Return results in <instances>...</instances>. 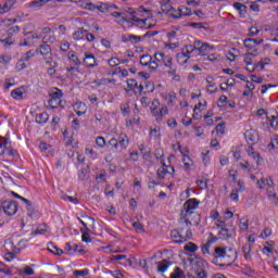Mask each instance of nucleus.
Listing matches in <instances>:
<instances>
[{
  "instance_id": "obj_1",
  "label": "nucleus",
  "mask_w": 278,
  "mask_h": 278,
  "mask_svg": "<svg viewBox=\"0 0 278 278\" xmlns=\"http://www.w3.org/2000/svg\"><path fill=\"white\" fill-rule=\"evenodd\" d=\"M212 257V264L220 268H228L238 260V252L231 248L215 247Z\"/></svg>"
},
{
  "instance_id": "obj_2",
  "label": "nucleus",
  "mask_w": 278,
  "mask_h": 278,
  "mask_svg": "<svg viewBox=\"0 0 278 278\" xmlns=\"http://www.w3.org/2000/svg\"><path fill=\"white\" fill-rule=\"evenodd\" d=\"M200 204L201 201L197 200V198L187 200L182 205L180 216H182V218H188V216H192V212H194L193 210H197Z\"/></svg>"
},
{
  "instance_id": "obj_3",
  "label": "nucleus",
  "mask_w": 278,
  "mask_h": 278,
  "mask_svg": "<svg viewBox=\"0 0 278 278\" xmlns=\"http://www.w3.org/2000/svg\"><path fill=\"white\" fill-rule=\"evenodd\" d=\"M170 237L174 239L176 244H184V242H188V240H192V229L188 228L186 231V236L180 235L179 230H172Z\"/></svg>"
},
{
  "instance_id": "obj_4",
  "label": "nucleus",
  "mask_w": 278,
  "mask_h": 278,
  "mask_svg": "<svg viewBox=\"0 0 278 278\" xmlns=\"http://www.w3.org/2000/svg\"><path fill=\"white\" fill-rule=\"evenodd\" d=\"M193 49L199 51L200 55H207V53H210V50L214 49V46H210V43L207 42L197 40L193 42Z\"/></svg>"
},
{
  "instance_id": "obj_5",
  "label": "nucleus",
  "mask_w": 278,
  "mask_h": 278,
  "mask_svg": "<svg viewBox=\"0 0 278 278\" xmlns=\"http://www.w3.org/2000/svg\"><path fill=\"white\" fill-rule=\"evenodd\" d=\"M244 136L248 144H251V147H253V144H257V142L260 141V135H257L256 130H247Z\"/></svg>"
},
{
  "instance_id": "obj_6",
  "label": "nucleus",
  "mask_w": 278,
  "mask_h": 278,
  "mask_svg": "<svg viewBox=\"0 0 278 278\" xmlns=\"http://www.w3.org/2000/svg\"><path fill=\"white\" fill-rule=\"evenodd\" d=\"M83 64L87 66V68H94V66H99V64L97 63V59L94 58V54L90 52L85 53Z\"/></svg>"
},
{
  "instance_id": "obj_7",
  "label": "nucleus",
  "mask_w": 278,
  "mask_h": 278,
  "mask_svg": "<svg viewBox=\"0 0 278 278\" xmlns=\"http://www.w3.org/2000/svg\"><path fill=\"white\" fill-rule=\"evenodd\" d=\"M218 236H220L222 240H230L236 236V227L228 228L227 226L219 230Z\"/></svg>"
},
{
  "instance_id": "obj_8",
  "label": "nucleus",
  "mask_w": 278,
  "mask_h": 278,
  "mask_svg": "<svg viewBox=\"0 0 278 278\" xmlns=\"http://www.w3.org/2000/svg\"><path fill=\"white\" fill-rule=\"evenodd\" d=\"M232 8L239 12L240 18H244L247 16V12H249V7L240 2H235Z\"/></svg>"
},
{
  "instance_id": "obj_9",
  "label": "nucleus",
  "mask_w": 278,
  "mask_h": 278,
  "mask_svg": "<svg viewBox=\"0 0 278 278\" xmlns=\"http://www.w3.org/2000/svg\"><path fill=\"white\" fill-rule=\"evenodd\" d=\"M51 99L49 100V105H53L55 101H60L61 97H64V93L62 92L61 89L54 88V91L50 93Z\"/></svg>"
},
{
  "instance_id": "obj_10",
  "label": "nucleus",
  "mask_w": 278,
  "mask_h": 278,
  "mask_svg": "<svg viewBox=\"0 0 278 278\" xmlns=\"http://www.w3.org/2000/svg\"><path fill=\"white\" fill-rule=\"evenodd\" d=\"M264 42V39H260L257 41V39H253V38H247L243 41V45L247 49H253V47H257L260 45H262Z\"/></svg>"
},
{
  "instance_id": "obj_11",
  "label": "nucleus",
  "mask_w": 278,
  "mask_h": 278,
  "mask_svg": "<svg viewBox=\"0 0 278 278\" xmlns=\"http://www.w3.org/2000/svg\"><path fill=\"white\" fill-rule=\"evenodd\" d=\"M15 3L16 0H7V2L3 5H0V14H5V12L12 10Z\"/></svg>"
},
{
  "instance_id": "obj_12",
  "label": "nucleus",
  "mask_w": 278,
  "mask_h": 278,
  "mask_svg": "<svg viewBox=\"0 0 278 278\" xmlns=\"http://www.w3.org/2000/svg\"><path fill=\"white\" fill-rule=\"evenodd\" d=\"M169 278H194V276L192 275H184V270H181V268L176 267L174 269V273L170 274Z\"/></svg>"
},
{
  "instance_id": "obj_13",
  "label": "nucleus",
  "mask_w": 278,
  "mask_h": 278,
  "mask_svg": "<svg viewBox=\"0 0 278 278\" xmlns=\"http://www.w3.org/2000/svg\"><path fill=\"white\" fill-rule=\"evenodd\" d=\"M181 14H184V16H192V9L184 7L179 9L178 15L172 14V18H181Z\"/></svg>"
},
{
  "instance_id": "obj_14",
  "label": "nucleus",
  "mask_w": 278,
  "mask_h": 278,
  "mask_svg": "<svg viewBox=\"0 0 278 278\" xmlns=\"http://www.w3.org/2000/svg\"><path fill=\"white\" fill-rule=\"evenodd\" d=\"M130 16H131L130 20H128L125 16H122V23H128L130 25V27H134V25H136V21H138L136 11H131Z\"/></svg>"
},
{
  "instance_id": "obj_15",
  "label": "nucleus",
  "mask_w": 278,
  "mask_h": 278,
  "mask_svg": "<svg viewBox=\"0 0 278 278\" xmlns=\"http://www.w3.org/2000/svg\"><path fill=\"white\" fill-rule=\"evenodd\" d=\"M86 34H88V30L84 29V27H79V28L73 34V38H74V40H84Z\"/></svg>"
},
{
  "instance_id": "obj_16",
  "label": "nucleus",
  "mask_w": 278,
  "mask_h": 278,
  "mask_svg": "<svg viewBox=\"0 0 278 278\" xmlns=\"http://www.w3.org/2000/svg\"><path fill=\"white\" fill-rule=\"evenodd\" d=\"M48 251L50 253H53V255H58L59 257H61V255H64V250L58 248L56 245H54L53 243H49L48 245Z\"/></svg>"
},
{
  "instance_id": "obj_17",
  "label": "nucleus",
  "mask_w": 278,
  "mask_h": 278,
  "mask_svg": "<svg viewBox=\"0 0 278 278\" xmlns=\"http://www.w3.org/2000/svg\"><path fill=\"white\" fill-rule=\"evenodd\" d=\"M157 270L159 273H166L168 270V266H170V262L168 260H163L162 262H157Z\"/></svg>"
},
{
  "instance_id": "obj_18",
  "label": "nucleus",
  "mask_w": 278,
  "mask_h": 278,
  "mask_svg": "<svg viewBox=\"0 0 278 278\" xmlns=\"http://www.w3.org/2000/svg\"><path fill=\"white\" fill-rule=\"evenodd\" d=\"M53 0H34L28 3V8H42L45 3H51Z\"/></svg>"
},
{
  "instance_id": "obj_19",
  "label": "nucleus",
  "mask_w": 278,
  "mask_h": 278,
  "mask_svg": "<svg viewBox=\"0 0 278 278\" xmlns=\"http://www.w3.org/2000/svg\"><path fill=\"white\" fill-rule=\"evenodd\" d=\"M36 51H37V53H40V55H49V54H51V46L41 45L38 47V49Z\"/></svg>"
},
{
  "instance_id": "obj_20",
  "label": "nucleus",
  "mask_w": 278,
  "mask_h": 278,
  "mask_svg": "<svg viewBox=\"0 0 278 278\" xmlns=\"http://www.w3.org/2000/svg\"><path fill=\"white\" fill-rule=\"evenodd\" d=\"M47 121H49V114H47V112L39 113L36 115V123H38L39 125H45Z\"/></svg>"
},
{
  "instance_id": "obj_21",
  "label": "nucleus",
  "mask_w": 278,
  "mask_h": 278,
  "mask_svg": "<svg viewBox=\"0 0 278 278\" xmlns=\"http://www.w3.org/2000/svg\"><path fill=\"white\" fill-rule=\"evenodd\" d=\"M206 25L207 23H199V22H190L187 24L188 27H192L193 29H208L210 27Z\"/></svg>"
},
{
  "instance_id": "obj_22",
  "label": "nucleus",
  "mask_w": 278,
  "mask_h": 278,
  "mask_svg": "<svg viewBox=\"0 0 278 278\" xmlns=\"http://www.w3.org/2000/svg\"><path fill=\"white\" fill-rule=\"evenodd\" d=\"M117 143L121 149H127V147H129V138H127V135H121Z\"/></svg>"
},
{
  "instance_id": "obj_23",
  "label": "nucleus",
  "mask_w": 278,
  "mask_h": 278,
  "mask_svg": "<svg viewBox=\"0 0 278 278\" xmlns=\"http://www.w3.org/2000/svg\"><path fill=\"white\" fill-rule=\"evenodd\" d=\"M67 58L68 60H71V62H74L75 66H81V61L79 60L75 51H70Z\"/></svg>"
},
{
  "instance_id": "obj_24",
  "label": "nucleus",
  "mask_w": 278,
  "mask_h": 278,
  "mask_svg": "<svg viewBox=\"0 0 278 278\" xmlns=\"http://www.w3.org/2000/svg\"><path fill=\"white\" fill-rule=\"evenodd\" d=\"M8 149V138L0 136V155H5Z\"/></svg>"
},
{
  "instance_id": "obj_25",
  "label": "nucleus",
  "mask_w": 278,
  "mask_h": 278,
  "mask_svg": "<svg viewBox=\"0 0 278 278\" xmlns=\"http://www.w3.org/2000/svg\"><path fill=\"white\" fill-rule=\"evenodd\" d=\"M195 257V264L199 267V270H204L205 266H207V262H205V260L197 254H194Z\"/></svg>"
},
{
  "instance_id": "obj_26",
  "label": "nucleus",
  "mask_w": 278,
  "mask_h": 278,
  "mask_svg": "<svg viewBox=\"0 0 278 278\" xmlns=\"http://www.w3.org/2000/svg\"><path fill=\"white\" fill-rule=\"evenodd\" d=\"M80 232L83 233L81 235L83 242H86L87 244H89V242H92V238H90L91 231L80 228Z\"/></svg>"
},
{
  "instance_id": "obj_27",
  "label": "nucleus",
  "mask_w": 278,
  "mask_h": 278,
  "mask_svg": "<svg viewBox=\"0 0 278 278\" xmlns=\"http://www.w3.org/2000/svg\"><path fill=\"white\" fill-rule=\"evenodd\" d=\"M184 249L189 253H197V251H199V245H197L194 242H189L184 247Z\"/></svg>"
},
{
  "instance_id": "obj_28",
  "label": "nucleus",
  "mask_w": 278,
  "mask_h": 278,
  "mask_svg": "<svg viewBox=\"0 0 278 278\" xmlns=\"http://www.w3.org/2000/svg\"><path fill=\"white\" fill-rule=\"evenodd\" d=\"M187 218H191V222L195 225V227H199L201 225V215L197 212H192L191 216H188Z\"/></svg>"
},
{
  "instance_id": "obj_29",
  "label": "nucleus",
  "mask_w": 278,
  "mask_h": 278,
  "mask_svg": "<svg viewBox=\"0 0 278 278\" xmlns=\"http://www.w3.org/2000/svg\"><path fill=\"white\" fill-rule=\"evenodd\" d=\"M11 97H13L17 101H21V99H23V88H16L12 90Z\"/></svg>"
},
{
  "instance_id": "obj_30",
  "label": "nucleus",
  "mask_w": 278,
  "mask_h": 278,
  "mask_svg": "<svg viewBox=\"0 0 278 278\" xmlns=\"http://www.w3.org/2000/svg\"><path fill=\"white\" fill-rule=\"evenodd\" d=\"M161 10L162 12H164V14H168V12H177L175 10V8H173V5H170V2H165L161 5Z\"/></svg>"
},
{
  "instance_id": "obj_31",
  "label": "nucleus",
  "mask_w": 278,
  "mask_h": 278,
  "mask_svg": "<svg viewBox=\"0 0 278 278\" xmlns=\"http://www.w3.org/2000/svg\"><path fill=\"white\" fill-rule=\"evenodd\" d=\"M173 172H168L165 167H161L157 169L156 175L159 179H164L165 175H173Z\"/></svg>"
},
{
  "instance_id": "obj_32",
  "label": "nucleus",
  "mask_w": 278,
  "mask_h": 278,
  "mask_svg": "<svg viewBox=\"0 0 278 278\" xmlns=\"http://www.w3.org/2000/svg\"><path fill=\"white\" fill-rule=\"evenodd\" d=\"M151 55L149 54H142L140 58V64L141 66H149V64H151Z\"/></svg>"
},
{
  "instance_id": "obj_33",
  "label": "nucleus",
  "mask_w": 278,
  "mask_h": 278,
  "mask_svg": "<svg viewBox=\"0 0 278 278\" xmlns=\"http://www.w3.org/2000/svg\"><path fill=\"white\" fill-rule=\"evenodd\" d=\"M96 10H99L102 14L110 12V4L100 2L99 5H96Z\"/></svg>"
},
{
  "instance_id": "obj_34",
  "label": "nucleus",
  "mask_w": 278,
  "mask_h": 278,
  "mask_svg": "<svg viewBox=\"0 0 278 278\" xmlns=\"http://www.w3.org/2000/svg\"><path fill=\"white\" fill-rule=\"evenodd\" d=\"M266 64H267V62L260 61L258 63H254V66H253L252 70L249 68V67H247V71H248L249 73H253V72L255 71V68H258V66H260L261 71H264Z\"/></svg>"
},
{
  "instance_id": "obj_35",
  "label": "nucleus",
  "mask_w": 278,
  "mask_h": 278,
  "mask_svg": "<svg viewBox=\"0 0 278 278\" xmlns=\"http://www.w3.org/2000/svg\"><path fill=\"white\" fill-rule=\"evenodd\" d=\"M185 49H187V51L182 53V58H187L188 60H190V54L194 51V46L187 45L185 46Z\"/></svg>"
},
{
  "instance_id": "obj_36",
  "label": "nucleus",
  "mask_w": 278,
  "mask_h": 278,
  "mask_svg": "<svg viewBox=\"0 0 278 278\" xmlns=\"http://www.w3.org/2000/svg\"><path fill=\"white\" fill-rule=\"evenodd\" d=\"M212 247V243L206 241V243L202 244L201 245V252H202V255H210V249Z\"/></svg>"
},
{
  "instance_id": "obj_37",
  "label": "nucleus",
  "mask_w": 278,
  "mask_h": 278,
  "mask_svg": "<svg viewBox=\"0 0 278 278\" xmlns=\"http://www.w3.org/2000/svg\"><path fill=\"white\" fill-rule=\"evenodd\" d=\"M7 31H8L9 38H12V36H14V34H18L21 31V27L20 26H12Z\"/></svg>"
},
{
  "instance_id": "obj_38",
  "label": "nucleus",
  "mask_w": 278,
  "mask_h": 278,
  "mask_svg": "<svg viewBox=\"0 0 278 278\" xmlns=\"http://www.w3.org/2000/svg\"><path fill=\"white\" fill-rule=\"evenodd\" d=\"M121 112L123 116H129V113L131 112V110L129 109V104H121Z\"/></svg>"
},
{
  "instance_id": "obj_39",
  "label": "nucleus",
  "mask_w": 278,
  "mask_h": 278,
  "mask_svg": "<svg viewBox=\"0 0 278 278\" xmlns=\"http://www.w3.org/2000/svg\"><path fill=\"white\" fill-rule=\"evenodd\" d=\"M109 147H111V151H116L118 149V139L112 138L109 141Z\"/></svg>"
},
{
  "instance_id": "obj_40",
  "label": "nucleus",
  "mask_w": 278,
  "mask_h": 278,
  "mask_svg": "<svg viewBox=\"0 0 278 278\" xmlns=\"http://www.w3.org/2000/svg\"><path fill=\"white\" fill-rule=\"evenodd\" d=\"M132 227L138 233H144V227L142 226V224H140V222H135L132 224Z\"/></svg>"
},
{
  "instance_id": "obj_41",
  "label": "nucleus",
  "mask_w": 278,
  "mask_h": 278,
  "mask_svg": "<svg viewBox=\"0 0 278 278\" xmlns=\"http://www.w3.org/2000/svg\"><path fill=\"white\" fill-rule=\"evenodd\" d=\"M194 278H207V273L205 271V269H197L194 271Z\"/></svg>"
},
{
  "instance_id": "obj_42",
  "label": "nucleus",
  "mask_w": 278,
  "mask_h": 278,
  "mask_svg": "<svg viewBox=\"0 0 278 278\" xmlns=\"http://www.w3.org/2000/svg\"><path fill=\"white\" fill-rule=\"evenodd\" d=\"M127 86L129 90H134V88H138V81L134 78L127 80Z\"/></svg>"
},
{
  "instance_id": "obj_43",
  "label": "nucleus",
  "mask_w": 278,
  "mask_h": 278,
  "mask_svg": "<svg viewBox=\"0 0 278 278\" xmlns=\"http://www.w3.org/2000/svg\"><path fill=\"white\" fill-rule=\"evenodd\" d=\"M84 10H88L89 12H94V10H97V5L92 2H87L84 5Z\"/></svg>"
},
{
  "instance_id": "obj_44",
  "label": "nucleus",
  "mask_w": 278,
  "mask_h": 278,
  "mask_svg": "<svg viewBox=\"0 0 278 278\" xmlns=\"http://www.w3.org/2000/svg\"><path fill=\"white\" fill-rule=\"evenodd\" d=\"M248 153L249 155H253L254 160H260V153L255 152V150L252 148V146H250L248 148Z\"/></svg>"
},
{
  "instance_id": "obj_45",
  "label": "nucleus",
  "mask_w": 278,
  "mask_h": 278,
  "mask_svg": "<svg viewBox=\"0 0 278 278\" xmlns=\"http://www.w3.org/2000/svg\"><path fill=\"white\" fill-rule=\"evenodd\" d=\"M217 225H216V227H217V229H225L226 227H231V225H233L232 223H230V224H226L224 220H220V219H218L217 220Z\"/></svg>"
},
{
  "instance_id": "obj_46",
  "label": "nucleus",
  "mask_w": 278,
  "mask_h": 278,
  "mask_svg": "<svg viewBox=\"0 0 278 278\" xmlns=\"http://www.w3.org/2000/svg\"><path fill=\"white\" fill-rule=\"evenodd\" d=\"M89 270L83 269V270H74L75 277H86L88 276Z\"/></svg>"
},
{
  "instance_id": "obj_47",
  "label": "nucleus",
  "mask_w": 278,
  "mask_h": 278,
  "mask_svg": "<svg viewBox=\"0 0 278 278\" xmlns=\"http://www.w3.org/2000/svg\"><path fill=\"white\" fill-rule=\"evenodd\" d=\"M164 114H168V108L163 106L159 112V117H156V121H162L164 117Z\"/></svg>"
},
{
  "instance_id": "obj_48",
  "label": "nucleus",
  "mask_w": 278,
  "mask_h": 278,
  "mask_svg": "<svg viewBox=\"0 0 278 278\" xmlns=\"http://www.w3.org/2000/svg\"><path fill=\"white\" fill-rule=\"evenodd\" d=\"M250 253H251V244L243 245V255L245 260H249Z\"/></svg>"
},
{
  "instance_id": "obj_49",
  "label": "nucleus",
  "mask_w": 278,
  "mask_h": 278,
  "mask_svg": "<svg viewBox=\"0 0 278 278\" xmlns=\"http://www.w3.org/2000/svg\"><path fill=\"white\" fill-rule=\"evenodd\" d=\"M96 144H98L100 149H103V147H105V138L103 137L96 138Z\"/></svg>"
},
{
  "instance_id": "obj_50",
  "label": "nucleus",
  "mask_w": 278,
  "mask_h": 278,
  "mask_svg": "<svg viewBox=\"0 0 278 278\" xmlns=\"http://www.w3.org/2000/svg\"><path fill=\"white\" fill-rule=\"evenodd\" d=\"M118 64H121V60H118V58H111L109 60V66H118Z\"/></svg>"
},
{
  "instance_id": "obj_51",
  "label": "nucleus",
  "mask_w": 278,
  "mask_h": 278,
  "mask_svg": "<svg viewBox=\"0 0 278 278\" xmlns=\"http://www.w3.org/2000/svg\"><path fill=\"white\" fill-rule=\"evenodd\" d=\"M218 108L227 105V96H220L218 99Z\"/></svg>"
},
{
  "instance_id": "obj_52",
  "label": "nucleus",
  "mask_w": 278,
  "mask_h": 278,
  "mask_svg": "<svg viewBox=\"0 0 278 278\" xmlns=\"http://www.w3.org/2000/svg\"><path fill=\"white\" fill-rule=\"evenodd\" d=\"M225 125H226L225 122L217 124L215 128L217 134H225Z\"/></svg>"
},
{
  "instance_id": "obj_53",
  "label": "nucleus",
  "mask_w": 278,
  "mask_h": 278,
  "mask_svg": "<svg viewBox=\"0 0 278 278\" xmlns=\"http://www.w3.org/2000/svg\"><path fill=\"white\" fill-rule=\"evenodd\" d=\"M144 37L136 36V35H129L130 42H135V45H138Z\"/></svg>"
},
{
  "instance_id": "obj_54",
  "label": "nucleus",
  "mask_w": 278,
  "mask_h": 278,
  "mask_svg": "<svg viewBox=\"0 0 278 278\" xmlns=\"http://www.w3.org/2000/svg\"><path fill=\"white\" fill-rule=\"evenodd\" d=\"M63 199L64 201H70V203H74V205H77V203H79V199L73 198L71 195H65Z\"/></svg>"
},
{
  "instance_id": "obj_55",
  "label": "nucleus",
  "mask_w": 278,
  "mask_h": 278,
  "mask_svg": "<svg viewBox=\"0 0 278 278\" xmlns=\"http://www.w3.org/2000/svg\"><path fill=\"white\" fill-rule=\"evenodd\" d=\"M164 65L167 66V68H170L173 66V58L170 56H165L163 59Z\"/></svg>"
},
{
  "instance_id": "obj_56",
  "label": "nucleus",
  "mask_w": 278,
  "mask_h": 278,
  "mask_svg": "<svg viewBox=\"0 0 278 278\" xmlns=\"http://www.w3.org/2000/svg\"><path fill=\"white\" fill-rule=\"evenodd\" d=\"M239 227L240 229H249V219H240Z\"/></svg>"
},
{
  "instance_id": "obj_57",
  "label": "nucleus",
  "mask_w": 278,
  "mask_h": 278,
  "mask_svg": "<svg viewBox=\"0 0 278 278\" xmlns=\"http://www.w3.org/2000/svg\"><path fill=\"white\" fill-rule=\"evenodd\" d=\"M144 88L148 92H153L155 90V86H153V83L151 81H147Z\"/></svg>"
},
{
  "instance_id": "obj_58",
  "label": "nucleus",
  "mask_w": 278,
  "mask_h": 278,
  "mask_svg": "<svg viewBox=\"0 0 278 278\" xmlns=\"http://www.w3.org/2000/svg\"><path fill=\"white\" fill-rule=\"evenodd\" d=\"M207 241H208L211 244H214V242H218V237H216V236H214V233L210 232V233H208Z\"/></svg>"
},
{
  "instance_id": "obj_59",
  "label": "nucleus",
  "mask_w": 278,
  "mask_h": 278,
  "mask_svg": "<svg viewBox=\"0 0 278 278\" xmlns=\"http://www.w3.org/2000/svg\"><path fill=\"white\" fill-rule=\"evenodd\" d=\"M251 79H252V81H254L255 84H262V83L264 81V78L258 77V76L255 75V74H252V75H251Z\"/></svg>"
},
{
  "instance_id": "obj_60",
  "label": "nucleus",
  "mask_w": 278,
  "mask_h": 278,
  "mask_svg": "<svg viewBox=\"0 0 278 278\" xmlns=\"http://www.w3.org/2000/svg\"><path fill=\"white\" fill-rule=\"evenodd\" d=\"M257 34H260V29H257V27L252 26L249 30L248 36H257Z\"/></svg>"
},
{
  "instance_id": "obj_61",
  "label": "nucleus",
  "mask_w": 278,
  "mask_h": 278,
  "mask_svg": "<svg viewBox=\"0 0 278 278\" xmlns=\"http://www.w3.org/2000/svg\"><path fill=\"white\" fill-rule=\"evenodd\" d=\"M16 68H20V71H23V68H27V64H25V61H23V59L18 60Z\"/></svg>"
},
{
  "instance_id": "obj_62",
  "label": "nucleus",
  "mask_w": 278,
  "mask_h": 278,
  "mask_svg": "<svg viewBox=\"0 0 278 278\" xmlns=\"http://www.w3.org/2000/svg\"><path fill=\"white\" fill-rule=\"evenodd\" d=\"M68 49H71V43L68 41H65L61 45V51H63L64 53H66Z\"/></svg>"
},
{
  "instance_id": "obj_63",
  "label": "nucleus",
  "mask_w": 278,
  "mask_h": 278,
  "mask_svg": "<svg viewBox=\"0 0 278 278\" xmlns=\"http://www.w3.org/2000/svg\"><path fill=\"white\" fill-rule=\"evenodd\" d=\"M193 129L197 131L195 136L198 138H201L203 136V128H201L200 126H193Z\"/></svg>"
},
{
  "instance_id": "obj_64",
  "label": "nucleus",
  "mask_w": 278,
  "mask_h": 278,
  "mask_svg": "<svg viewBox=\"0 0 278 278\" xmlns=\"http://www.w3.org/2000/svg\"><path fill=\"white\" fill-rule=\"evenodd\" d=\"M110 274L113 275L114 278H123L124 277V275L121 270H115V271L110 270Z\"/></svg>"
}]
</instances>
